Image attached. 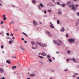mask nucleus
Instances as JSON below:
<instances>
[{"mask_svg":"<svg viewBox=\"0 0 79 79\" xmlns=\"http://www.w3.org/2000/svg\"><path fill=\"white\" fill-rule=\"evenodd\" d=\"M18 29H15V31H18Z\"/></svg>","mask_w":79,"mask_h":79,"instance_id":"nucleus-64","label":"nucleus"},{"mask_svg":"<svg viewBox=\"0 0 79 79\" xmlns=\"http://www.w3.org/2000/svg\"><path fill=\"white\" fill-rule=\"evenodd\" d=\"M33 75L34 76H36V75H35V74L34 73H33Z\"/></svg>","mask_w":79,"mask_h":79,"instance_id":"nucleus-60","label":"nucleus"},{"mask_svg":"<svg viewBox=\"0 0 79 79\" xmlns=\"http://www.w3.org/2000/svg\"><path fill=\"white\" fill-rule=\"evenodd\" d=\"M79 6V5L77 4H76L75 5V11H76L77 10V7H78Z\"/></svg>","mask_w":79,"mask_h":79,"instance_id":"nucleus-6","label":"nucleus"},{"mask_svg":"<svg viewBox=\"0 0 79 79\" xmlns=\"http://www.w3.org/2000/svg\"><path fill=\"white\" fill-rule=\"evenodd\" d=\"M44 14H45L46 13H47V10H44Z\"/></svg>","mask_w":79,"mask_h":79,"instance_id":"nucleus-43","label":"nucleus"},{"mask_svg":"<svg viewBox=\"0 0 79 79\" xmlns=\"http://www.w3.org/2000/svg\"><path fill=\"white\" fill-rule=\"evenodd\" d=\"M6 38L7 39H10V37H6Z\"/></svg>","mask_w":79,"mask_h":79,"instance_id":"nucleus-54","label":"nucleus"},{"mask_svg":"<svg viewBox=\"0 0 79 79\" xmlns=\"http://www.w3.org/2000/svg\"><path fill=\"white\" fill-rule=\"evenodd\" d=\"M76 26H78V24H79V22H77L76 23Z\"/></svg>","mask_w":79,"mask_h":79,"instance_id":"nucleus-38","label":"nucleus"},{"mask_svg":"<svg viewBox=\"0 0 79 79\" xmlns=\"http://www.w3.org/2000/svg\"><path fill=\"white\" fill-rule=\"evenodd\" d=\"M41 46L44 48V45L42 43Z\"/></svg>","mask_w":79,"mask_h":79,"instance_id":"nucleus-32","label":"nucleus"},{"mask_svg":"<svg viewBox=\"0 0 79 79\" xmlns=\"http://www.w3.org/2000/svg\"><path fill=\"white\" fill-rule=\"evenodd\" d=\"M16 58V56H12V58L13 59H15V58Z\"/></svg>","mask_w":79,"mask_h":79,"instance_id":"nucleus-39","label":"nucleus"},{"mask_svg":"<svg viewBox=\"0 0 79 79\" xmlns=\"http://www.w3.org/2000/svg\"><path fill=\"white\" fill-rule=\"evenodd\" d=\"M77 16H79V12H77Z\"/></svg>","mask_w":79,"mask_h":79,"instance_id":"nucleus-49","label":"nucleus"},{"mask_svg":"<svg viewBox=\"0 0 79 79\" xmlns=\"http://www.w3.org/2000/svg\"><path fill=\"white\" fill-rule=\"evenodd\" d=\"M39 62L41 64H42L43 65L44 64V63H43V62L42 61H39Z\"/></svg>","mask_w":79,"mask_h":79,"instance_id":"nucleus-42","label":"nucleus"},{"mask_svg":"<svg viewBox=\"0 0 79 79\" xmlns=\"http://www.w3.org/2000/svg\"><path fill=\"white\" fill-rule=\"evenodd\" d=\"M60 21L59 20H58L57 21V24H60Z\"/></svg>","mask_w":79,"mask_h":79,"instance_id":"nucleus-22","label":"nucleus"},{"mask_svg":"<svg viewBox=\"0 0 79 79\" xmlns=\"http://www.w3.org/2000/svg\"><path fill=\"white\" fill-rule=\"evenodd\" d=\"M60 2H57V5H60Z\"/></svg>","mask_w":79,"mask_h":79,"instance_id":"nucleus-33","label":"nucleus"},{"mask_svg":"<svg viewBox=\"0 0 79 79\" xmlns=\"http://www.w3.org/2000/svg\"><path fill=\"white\" fill-rule=\"evenodd\" d=\"M61 44V43H57L56 44H57L58 46H60V44Z\"/></svg>","mask_w":79,"mask_h":79,"instance_id":"nucleus-25","label":"nucleus"},{"mask_svg":"<svg viewBox=\"0 0 79 79\" xmlns=\"http://www.w3.org/2000/svg\"><path fill=\"white\" fill-rule=\"evenodd\" d=\"M56 53H57V54H59V52H58V51H57L56 52Z\"/></svg>","mask_w":79,"mask_h":79,"instance_id":"nucleus-63","label":"nucleus"},{"mask_svg":"<svg viewBox=\"0 0 79 79\" xmlns=\"http://www.w3.org/2000/svg\"><path fill=\"white\" fill-rule=\"evenodd\" d=\"M6 34L7 36H9L10 35V33H6Z\"/></svg>","mask_w":79,"mask_h":79,"instance_id":"nucleus-37","label":"nucleus"},{"mask_svg":"<svg viewBox=\"0 0 79 79\" xmlns=\"http://www.w3.org/2000/svg\"><path fill=\"white\" fill-rule=\"evenodd\" d=\"M32 2L33 4H36V2L35 0H32Z\"/></svg>","mask_w":79,"mask_h":79,"instance_id":"nucleus-8","label":"nucleus"},{"mask_svg":"<svg viewBox=\"0 0 79 79\" xmlns=\"http://www.w3.org/2000/svg\"><path fill=\"white\" fill-rule=\"evenodd\" d=\"M38 57H39V58H40L41 59H43L44 58V57L42 56H40V55H38Z\"/></svg>","mask_w":79,"mask_h":79,"instance_id":"nucleus-16","label":"nucleus"},{"mask_svg":"<svg viewBox=\"0 0 79 79\" xmlns=\"http://www.w3.org/2000/svg\"><path fill=\"white\" fill-rule=\"evenodd\" d=\"M68 4H71V1H68L67 2V4L68 5Z\"/></svg>","mask_w":79,"mask_h":79,"instance_id":"nucleus-23","label":"nucleus"},{"mask_svg":"<svg viewBox=\"0 0 79 79\" xmlns=\"http://www.w3.org/2000/svg\"><path fill=\"white\" fill-rule=\"evenodd\" d=\"M69 58L67 59H66V61H69Z\"/></svg>","mask_w":79,"mask_h":79,"instance_id":"nucleus-52","label":"nucleus"},{"mask_svg":"<svg viewBox=\"0 0 79 79\" xmlns=\"http://www.w3.org/2000/svg\"><path fill=\"white\" fill-rule=\"evenodd\" d=\"M40 5L41 6V8H43V7H44V5H43V4L42 3H40Z\"/></svg>","mask_w":79,"mask_h":79,"instance_id":"nucleus-11","label":"nucleus"},{"mask_svg":"<svg viewBox=\"0 0 79 79\" xmlns=\"http://www.w3.org/2000/svg\"><path fill=\"white\" fill-rule=\"evenodd\" d=\"M12 39H13V40H14V39H15V37L13 36L12 37Z\"/></svg>","mask_w":79,"mask_h":79,"instance_id":"nucleus-62","label":"nucleus"},{"mask_svg":"<svg viewBox=\"0 0 79 79\" xmlns=\"http://www.w3.org/2000/svg\"><path fill=\"white\" fill-rule=\"evenodd\" d=\"M50 27L52 29H54V26L53 25H50Z\"/></svg>","mask_w":79,"mask_h":79,"instance_id":"nucleus-24","label":"nucleus"},{"mask_svg":"<svg viewBox=\"0 0 79 79\" xmlns=\"http://www.w3.org/2000/svg\"><path fill=\"white\" fill-rule=\"evenodd\" d=\"M19 48L21 49L22 50H25V49H24V48H23V47H22L21 46H20Z\"/></svg>","mask_w":79,"mask_h":79,"instance_id":"nucleus-12","label":"nucleus"},{"mask_svg":"<svg viewBox=\"0 0 79 79\" xmlns=\"http://www.w3.org/2000/svg\"><path fill=\"white\" fill-rule=\"evenodd\" d=\"M47 57L48 58V59H49L50 58H51V56L50 55H49V54H48L47 56Z\"/></svg>","mask_w":79,"mask_h":79,"instance_id":"nucleus-15","label":"nucleus"},{"mask_svg":"<svg viewBox=\"0 0 79 79\" xmlns=\"http://www.w3.org/2000/svg\"><path fill=\"white\" fill-rule=\"evenodd\" d=\"M48 60L50 62H52V60L50 58L48 59Z\"/></svg>","mask_w":79,"mask_h":79,"instance_id":"nucleus-27","label":"nucleus"},{"mask_svg":"<svg viewBox=\"0 0 79 79\" xmlns=\"http://www.w3.org/2000/svg\"><path fill=\"white\" fill-rule=\"evenodd\" d=\"M9 42L10 44H11V41H10V40L9 41Z\"/></svg>","mask_w":79,"mask_h":79,"instance_id":"nucleus-47","label":"nucleus"},{"mask_svg":"<svg viewBox=\"0 0 79 79\" xmlns=\"http://www.w3.org/2000/svg\"><path fill=\"white\" fill-rule=\"evenodd\" d=\"M11 6H13V7H16V6H15L14 5L12 4Z\"/></svg>","mask_w":79,"mask_h":79,"instance_id":"nucleus-53","label":"nucleus"},{"mask_svg":"<svg viewBox=\"0 0 79 79\" xmlns=\"http://www.w3.org/2000/svg\"><path fill=\"white\" fill-rule=\"evenodd\" d=\"M45 55V52H43L41 53V55H42V56H44V55Z\"/></svg>","mask_w":79,"mask_h":79,"instance_id":"nucleus-28","label":"nucleus"},{"mask_svg":"<svg viewBox=\"0 0 79 79\" xmlns=\"http://www.w3.org/2000/svg\"><path fill=\"white\" fill-rule=\"evenodd\" d=\"M10 36L11 37H12V36H13V33H11V35H10Z\"/></svg>","mask_w":79,"mask_h":79,"instance_id":"nucleus-45","label":"nucleus"},{"mask_svg":"<svg viewBox=\"0 0 79 79\" xmlns=\"http://www.w3.org/2000/svg\"><path fill=\"white\" fill-rule=\"evenodd\" d=\"M58 13L59 14V15H61L62 14L61 11H59L58 12Z\"/></svg>","mask_w":79,"mask_h":79,"instance_id":"nucleus-35","label":"nucleus"},{"mask_svg":"<svg viewBox=\"0 0 79 79\" xmlns=\"http://www.w3.org/2000/svg\"><path fill=\"white\" fill-rule=\"evenodd\" d=\"M33 24L34 26H37V25H38V23H37L34 20L33 21Z\"/></svg>","mask_w":79,"mask_h":79,"instance_id":"nucleus-4","label":"nucleus"},{"mask_svg":"<svg viewBox=\"0 0 79 79\" xmlns=\"http://www.w3.org/2000/svg\"><path fill=\"white\" fill-rule=\"evenodd\" d=\"M67 5L69 6V8H72V5H69V4L67 3Z\"/></svg>","mask_w":79,"mask_h":79,"instance_id":"nucleus-20","label":"nucleus"},{"mask_svg":"<svg viewBox=\"0 0 79 79\" xmlns=\"http://www.w3.org/2000/svg\"><path fill=\"white\" fill-rule=\"evenodd\" d=\"M22 33L23 34L25 35L27 37H28V36L26 34V33H24V32H23Z\"/></svg>","mask_w":79,"mask_h":79,"instance_id":"nucleus-14","label":"nucleus"},{"mask_svg":"<svg viewBox=\"0 0 79 79\" xmlns=\"http://www.w3.org/2000/svg\"><path fill=\"white\" fill-rule=\"evenodd\" d=\"M75 5L74 4L72 5V8H71V10H73V12H75V7L74 6Z\"/></svg>","mask_w":79,"mask_h":79,"instance_id":"nucleus-2","label":"nucleus"},{"mask_svg":"<svg viewBox=\"0 0 79 79\" xmlns=\"http://www.w3.org/2000/svg\"><path fill=\"white\" fill-rule=\"evenodd\" d=\"M31 44L32 45H34L35 44V42H34V41H31Z\"/></svg>","mask_w":79,"mask_h":79,"instance_id":"nucleus-21","label":"nucleus"},{"mask_svg":"<svg viewBox=\"0 0 79 79\" xmlns=\"http://www.w3.org/2000/svg\"><path fill=\"white\" fill-rule=\"evenodd\" d=\"M29 75L30 76H31V77H34V75L33 73L32 74Z\"/></svg>","mask_w":79,"mask_h":79,"instance_id":"nucleus-31","label":"nucleus"},{"mask_svg":"<svg viewBox=\"0 0 79 79\" xmlns=\"http://www.w3.org/2000/svg\"><path fill=\"white\" fill-rule=\"evenodd\" d=\"M44 47H47V44L46 43L44 44Z\"/></svg>","mask_w":79,"mask_h":79,"instance_id":"nucleus-48","label":"nucleus"},{"mask_svg":"<svg viewBox=\"0 0 79 79\" xmlns=\"http://www.w3.org/2000/svg\"><path fill=\"white\" fill-rule=\"evenodd\" d=\"M50 24H51L50 25H53V24H52V22H50Z\"/></svg>","mask_w":79,"mask_h":79,"instance_id":"nucleus-61","label":"nucleus"},{"mask_svg":"<svg viewBox=\"0 0 79 79\" xmlns=\"http://www.w3.org/2000/svg\"><path fill=\"white\" fill-rule=\"evenodd\" d=\"M68 42H69V43H74L75 42V41H74V39L71 38L68 40Z\"/></svg>","mask_w":79,"mask_h":79,"instance_id":"nucleus-1","label":"nucleus"},{"mask_svg":"<svg viewBox=\"0 0 79 79\" xmlns=\"http://www.w3.org/2000/svg\"><path fill=\"white\" fill-rule=\"evenodd\" d=\"M57 41H58V42H60V43H62V42H61V40H60L59 39Z\"/></svg>","mask_w":79,"mask_h":79,"instance_id":"nucleus-29","label":"nucleus"},{"mask_svg":"<svg viewBox=\"0 0 79 79\" xmlns=\"http://www.w3.org/2000/svg\"><path fill=\"white\" fill-rule=\"evenodd\" d=\"M21 39L22 40H24V39L23 38H22Z\"/></svg>","mask_w":79,"mask_h":79,"instance_id":"nucleus-59","label":"nucleus"},{"mask_svg":"<svg viewBox=\"0 0 79 79\" xmlns=\"http://www.w3.org/2000/svg\"><path fill=\"white\" fill-rule=\"evenodd\" d=\"M73 77H76V75H73Z\"/></svg>","mask_w":79,"mask_h":79,"instance_id":"nucleus-57","label":"nucleus"},{"mask_svg":"<svg viewBox=\"0 0 79 79\" xmlns=\"http://www.w3.org/2000/svg\"><path fill=\"white\" fill-rule=\"evenodd\" d=\"M1 72L2 74L4 72V70L2 68H0V72Z\"/></svg>","mask_w":79,"mask_h":79,"instance_id":"nucleus-7","label":"nucleus"},{"mask_svg":"<svg viewBox=\"0 0 79 79\" xmlns=\"http://www.w3.org/2000/svg\"><path fill=\"white\" fill-rule=\"evenodd\" d=\"M66 6V4L63 3L62 4V7H64Z\"/></svg>","mask_w":79,"mask_h":79,"instance_id":"nucleus-18","label":"nucleus"},{"mask_svg":"<svg viewBox=\"0 0 79 79\" xmlns=\"http://www.w3.org/2000/svg\"><path fill=\"white\" fill-rule=\"evenodd\" d=\"M4 47V46H3V45H2L1 47V49H3V48Z\"/></svg>","mask_w":79,"mask_h":79,"instance_id":"nucleus-34","label":"nucleus"},{"mask_svg":"<svg viewBox=\"0 0 79 79\" xmlns=\"http://www.w3.org/2000/svg\"><path fill=\"white\" fill-rule=\"evenodd\" d=\"M65 37H69V35H68V34H66Z\"/></svg>","mask_w":79,"mask_h":79,"instance_id":"nucleus-36","label":"nucleus"},{"mask_svg":"<svg viewBox=\"0 0 79 79\" xmlns=\"http://www.w3.org/2000/svg\"><path fill=\"white\" fill-rule=\"evenodd\" d=\"M71 61H73V62H75V63H78V62L76 60V59H75V58H72L71 59Z\"/></svg>","mask_w":79,"mask_h":79,"instance_id":"nucleus-5","label":"nucleus"},{"mask_svg":"<svg viewBox=\"0 0 79 79\" xmlns=\"http://www.w3.org/2000/svg\"><path fill=\"white\" fill-rule=\"evenodd\" d=\"M67 52L68 54H69V53H71V51H70V50H68V51H67Z\"/></svg>","mask_w":79,"mask_h":79,"instance_id":"nucleus-30","label":"nucleus"},{"mask_svg":"<svg viewBox=\"0 0 79 79\" xmlns=\"http://www.w3.org/2000/svg\"><path fill=\"white\" fill-rule=\"evenodd\" d=\"M45 33L47 34L48 35H49V36L50 37L51 36H53V35H51L50 32L48 31H46Z\"/></svg>","mask_w":79,"mask_h":79,"instance_id":"nucleus-3","label":"nucleus"},{"mask_svg":"<svg viewBox=\"0 0 79 79\" xmlns=\"http://www.w3.org/2000/svg\"><path fill=\"white\" fill-rule=\"evenodd\" d=\"M3 20H6V17H4L3 18Z\"/></svg>","mask_w":79,"mask_h":79,"instance_id":"nucleus-40","label":"nucleus"},{"mask_svg":"<svg viewBox=\"0 0 79 79\" xmlns=\"http://www.w3.org/2000/svg\"><path fill=\"white\" fill-rule=\"evenodd\" d=\"M64 27H63L62 29L60 30V32H64Z\"/></svg>","mask_w":79,"mask_h":79,"instance_id":"nucleus-9","label":"nucleus"},{"mask_svg":"<svg viewBox=\"0 0 79 79\" xmlns=\"http://www.w3.org/2000/svg\"><path fill=\"white\" fill-rule=\"evenodd\" d=\"M4 21H1V24H3V23H4Z\"/></svg>","mask_w":79,"mask_h":79,"instance_id":"nucleus-41","label":"nucleus"},{"mask_svg":"<svg viewBox=\"0 0 79 79\" xmlns=\"http://www.w3.org/2000/svg\"><path fill=\"white\" fill-rule=\"evenodd\" d=\"M53 42L54 44H57V41L56 40H53Z\"/></svg>","mask_w":79,"mask_h":79,"instance_id":"nucleus-19","label":"nucleus"},{"mask_svg":"<svg viewBox=\"0 0 79 79\" xmlns=\"http://www.w3.org/2000/svg\"><path fill=\"white\" fill-rule=\"evenodd\" d=\"M54 6V4L53 3H52L51 5H50L51 6Z\"/></svg>","mask_w":79,"mask_h":79,"instance_id":"nucleus-50","label":"nucleus"},{"mask_svg":"<svg viewBox=\"0 0 79 79\" xmlns=\"http://www.w3.org/2000/svg\"><path fill=\"white\" fill-rule=\"evenodd\" d=\"M68 70V69L66 68V69L64 70V71H67Z\"/></svg>","mask_w":79,"mask_h":79,"instance_id":"nucleus-44","label":"nucleus"},{"mask_svg":"<svg viewBox=\"0 0 79 79\" xmlns=\"http://www.w3.org/2000/svg\"><path fill=\"white\" fill-rule=\"evenodd\" d=\"M48 12H51V11H52V10H48Z\"/></svg>","mask_w":79,"mask_h":79,"instance_id":"nucleus-55","label":"nucleus"},{"mask_svg":"<svg viewBox=\"0 0 79 79\" xmlns=\"http://www.w3.org/2000/svg\"><path fill=\"white\" fill-rule=\"evenodd\" d=\"M6 63L8 64H11V61H10L9 60H6Z\"/></svg>","mask_w":79,"mask_h":79,"instance_id":"nucleus-10","label":"nucleus"},{"mask_svg":"<svg viewBox=\"0 0 79 79\" xmlns=\"http://www.w3.org/2000/svg\"><path fill=\"white\" fill-rule=\"evenodd\" d=\"M5 79V77H2L0 78V79Z\"/></svg>","mask_w":79,"mask_h":79,"instance_id":"nucleus-46","label":"nucleus"},{"mask_svg":"<svg viewBox=\"0 0 79 79\" xmlns=\"http://www.w3.org/2000/svg\"><path fill=\"white\" fill-rule=\"evenodd\" d=\"M24 43H25V44H27V41L25 40L24 41Z\"/></svg>","mask_w":79,"mask_h":79,"instance_id":"nucleus-51","label":"nucleus"},{"mask_svg":"<svg viewBox=\"0 0 79 79\" xmlns=\"http://www.w3.org/2000/svg\"><path fill=\"white\" fill-rule=\"evenodd\" d=\"M74 74H76V75H77V76L78 75V73H74Z\"/></svg>","mask_w":79,"mask_h":79,"instance_id":"nucleus-56","label":"nucleus"},{"mask_svg":"<svg viewBox=\"0 0 79 79\" xmlns=\"http://www.w3.org/2000/svg\"><path fill=\"white\" fill-rule=\"evenodd\" d=\"M31 48H32L34 50H35V49H37V47H31Z\"/></svg>","mask_w":79,"mask_h":79,"instance_id":"nucleus-26","label":"nucleus"},{"mask_svg":"<svg viewBox=\"0 0 79 79\" xmlns=\"http://www.w3.org/2000/svg\"><path fill=\"white\" fill-rule=\"evenodd\" d=\"M2 17H3V18H5V15H2Z\"/></svg>","mask_w":79,"mask_h":79,"instance_id":"nucleus-58","label":"nucleus"},{"mask_svg":"<svg viewBox=\"0 0 79 79\" xmlns=\"http://www.w3.org/2000/svg\"><path fill=\"white\" fill-rule=\"evenodd\" d=\"M16 66H13L12 67V69H16Z\"/></svg>","mask_w":79,"mask_h":79,"instance_id":"nucleus-17","label":"nucleus"},{"mask_svg":"<svg viewBox=\"0 0 79 79\" xmlns=\"http://www.w3.org/2000/svg\"><path fill=\"white\" fill-rule=\"evenodd\" d=\"M36 43H37V44L39 45H40V46H41V45H42V43H41L36 42Z\"/></svg>","mask_w":79,"mask_h":79,"instance_id":"nucleus-13","label":"nucleus"}]
</instances>
